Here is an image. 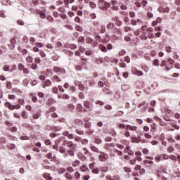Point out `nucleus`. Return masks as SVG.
<instances>
[{
	"instance_id": "obj_1",
	"label": "nucleus",
	"mask_w": 180,
	"mask_h": 180,
	"mask_svg": "<svg viewBox=\"0 0 180 180\" xmlns=\"http://www.w3.org/2000/svg\"><path fill=\"white\" fill-rule=\"evenodd\" d=\"M98 6L102 11H108L110 8V3L106 2L105 0H98Z\"/></svg>"
},
{
	"instance_id": "obj_2",
	"label": "nucleus",
	"mask_w": 180,
	"mask_h": 180,
	"mask_svg": "<svg viewBox=\"0 0 180 180\" xmlns=\"http://www.w3.org/2000/svg\"><path fill=\"white\" fill-rule=\"evenodd\" d=\"M89 169H91V173L98 175L99 172H101V169L99 167H96V162H92L91 163L89 164Z\"/></svg>"
},
{
	"instance_id": "obj_3",
	"label": "nucleus",
	"mask_w": 180,
	"mask_h": 180,
	"mask_svg": "<svg viewBox=\"0 0 180 180\" xmlns=\"http://www.w3.org/2000/svg\"><path fill=\"white\" fill-rule=\"evenodd\" d=\"M13 116L14 117H15V119H20V116L22 119H24L25 120H26L27 119H29V115L27 114V111L25 110L21 111L20 115L18 112H14Z\"/></svg>"
},
{
	"instance_id": "obj_4",
	"label": "nucleus",
	"mask_w": 180,
	"mask_h": 180,
	"mask_svg": "<svg viewBox=\"0 0 180 180\" xmlns=\"http://www.w3.org/2000/svg\"><path fill=\"white\" fill-rule=\"evenodd\" d=\"M53 72H56L57 75H65V74H67V71H65V69L60 68L58 66L53 67Z\"/></svg>"
},
{
	"instance_id": "obj_5",
	"label": "nucleus",
	"mask_w": 180,
	"mask_h": 180,
	"mask_svg": "<svg viewBox=\"0 0 180 180\" xmlns=\"http://www.w3.org/2000/svg\"><path fill=\"white\" fill-rule=\"evenodd\" d=\"M83 106H84V109L86 110H87L86 112H91L94 109V105H92V103H91L88 101H84L83 102Z\"/></svg>"
},
{
	"instance_id": "obj_6",
	"label": "nucleus",
	"mask_w": 180,
	"mask_h": 180,
	"mask_svg": "<svg viewBox=\"0 0 180 180\" xmlns=\"http://www.w3.org/2000/svg\"><path fill=\"white\" fill-rule=\"evenodd\" d=\"M106 29L110 33H115L116 30V25L113 22H108L106 25Z\"/></svg>"
},
{
	"instance_id": "obj_7",
	"label": "nucleus",
	"mask_w": 180,
	"mask_h": 180,
	"mask_svg": "<svg viewBox=\"0 0 180 180\" xmlns=\"http://www.w3.org/2000/svg\"><path fill=\"white\" fill-rule=\"evenodd\" d=\"M100 155H98V160L99 161H101L102 162H105L107 160H109V155L108 154L103 153V152H100Z\"/></svg>"
},
{
	"instance_id": "obj_8",
	"label": "nucleus",
	"mask_w": 180,
	"mask_h": 180,
	"mask_svg": "<svg viewBox=\"0 0 180 180\" xmlns=\"http://www.w3.org/2000/svg\"><path fill=\"white\" fill-rule=\"evenodd\" d=\"M68 146V147H69L71 149L75 150V148H77V145L74 144V143H72V141H65L63 143V146Z\"/></svg>"
},
{
	"instance_id": "obj_9",
	"label": "nucleus",
	"mask_w": 180,
	"mask_h": 180,
	"mask_svg": "<svg viewBox=\"0 0 180 180\" xmlns=\"http://www.w3.org/2000/svg\"><path fill=\"white\" fill-rule=\"evenodd\" d=\"M175 62L172 58L168 59V64L166 65V68L167 71H169V70H172L174 68V63Z\"/></svg>"
},
{
	"instance_id": "obj_10",
	"label": "nucleus",
	"mask_w": 180,
	"mask_h": 180,
	"mask_svg": "<svg viewBox=\"0 0 180 180\" xmlns=\"http://www.w3.org/2000/svg\"><path fill=\"white\" fill-rule=\"evenodd\" d=\"M75 1V0H63V1H58L57 2L59 4V5H63V4H64L65 6L67 8L70 4H74Z\"/></svg>"
},
{
	"instance_id": "obj_11",
	"label": "nucleus",
	"mask_w": 180,
	"mask_h": 180,
	"mask_svg": "<svg viewBox=\"0 0 180 180\" xmlns=\"http://www.w3.org/2000/svg\"><path fill=\"white\" fill-rule=\"evenodd\" d=\"M77 112H79V113H86V110L85 109L84 107L82 106V104H77Z\"/></svg>"
},
{
	"instance_id": "obj_12",
	"label": "nucleus",
	"mask_w": 180,
	"mask_h": 180,
	"mask_svg": "<svg viewBox=\"0 0 180 180\" xmlns=\"http://www.w3.org/2000/svg\"><path fill=\"white\" fill-rule=\"evenodd\" d=\"M124 153L128 154V155H130L131 157H134V152L130 150V146H127L124 150Z\"/></svg>"
},
{
	"instance_id": "obj_13",
	"label": "nucleus",
	"mask_w": 180,
	"mask_h": 180,
	"mask_svg": "<svg viewBox=\"0 0 180 180\" xmlns=\"http://www.w3.org/2000/svg\"><path fill=\"white\" fill-rule=\"evenodd\" d=\"M158 11L162 12V13H164V12L168 13L169 12V8L167 6H162L159 7Z\"/></svg>"
},
{
	"instance_id": "obj_14",
	"label": "nucleus",
	"mask_w": 180,
	"mask_h": 180,
	"mask_svg": "<svg viewBox=\"0 0 180 180\" xmlns=\"http://www.w3.org/2000/svg\"><path fill=\"white\" fill-rule=\"evenodd\" d=\"M51 85H53V82H51V80L46 79L42 84V88H44V89H46V86H51Z\"/></svg>"
},
{
	"instance_id": "obj_15",
	"label": "nucleus",
	"mask_w": 180,
	"mask_h": 180,
	"mask_svg": "<svg viewBox=\"0 0 180 180\" xmlns=\"http://www.w3.org/2000/svg\"><path fill=\"white\" fill-rule=\"evenodd\" d=\"M99 27H101V24L98 21H96L93 23L92 28L94 32H98V30H99Z\"/></svg>"
},
{
	"instance_id": "obj_16",
	"label": "nucleus",
	"mask_w": 180,
	"mask_h": 180,
	"mask_svg": "<svg viewBox=\"0 0 180 180\" xmlns=\"http://www.w3.org/2000/svg\"><path fill=\"white\" fill-rule=\"evenodd\" d=\"M105 150H108L111 151L112 149L115 148V144L113 143H107L104 146Z\"/></svg>"
},
{
	"instance_id": "obj_17",
	"label": "nucleus",
	"mask_w": 180,
	"mask_h": 180,
	"mask_svg": "<svg viewBox=\"0 0 180 180\" xmlns=\"http://www.w3.org/2000/svg\"><path fill=\"white\" fill-rule=\"evenodd\" d=\"M51 81L53 82H61V78H60L58 77V75H54L52 77H51Z\"/></svg>"
},
{
	"instance_id": "obj_18",
	"label": "nucleus",
	"mask_w": 180,
	"mask_h": 180,
	"mask_svg": "<svg viewBox=\"0 0 180 180\" xmlns=\"http://www.w3.org/2000/svg\"><path fill=\"white\" fill-rule=\"evenodd\" d=\"M40 116H41V111H37L36 112H34L32 114V117L34 120L39 119V117H40Z\"/></svg>"
},
{
	"instance_id": "obj_19",
	"label": "nucleus",
	"mask_w": 180,
	"mask_h": 180,
	"mask_svg": "<svg viewBox=\"0 0 180 180\" xmlns=\"http://www.w3.org/2000/svg\"><path fill=\"white\" fill-rule=\"evenodd\" d=\"M37 13L40 15L41 19H46V13L43 11L37 10Z\"/></svg>"
},
{
	"instance_id": "obj_20",
	"label": "nucleus",
	"mask_w": 180,
	"mask_h": 180,
	"mask_svg": "<svg viewBox=\"0 0 180 180\" xmlns=\"http://www.w3.org/2000/svg\"><path fill=\"white\" fill-rule=\"evenodd\" d=\"M127 130H131V131H136L137 130V127L136 126H131V125H127L126 126Z\"/></svg>"
},
{
	"instance_id": "obj_21",
	"label": "nucleus",
	"mask_w": 180,
	"mask_h": 180,
	"mask_svg": "<svg viewBox=\"0 0 180 180\" xmlns=\"http://www.w3.org/2000/svg\"><path fill=\"white\" fill-rule=\"evenodd\" d=\"M4 106L6 108H7L8 109H9V110H13V105H12L11 103L9 102H6L4 103Z\"/></svg>"
},
{
	"instance_id": "obj_22",
	"label": "nucleus",
	"mask_w": 180,
	"mask_h": 180,
	"mask_svg": "<svg viewBox=\"0 0 180 180\" xmlns=\"http://www.w3.org/2000/svg\"><path fill=\"white\" fill-rule=\"evenodd\" d=\"M43 178H44L46 180H53V177L50 176L49 173H44L42 174Z\"/></svg>"
},
{
	"instance_id": "obj_23",
	"label": "nucleus",
	"mask_w": 180,
	"mask_h": 180,
	"mask_svg": "<svg viewBox=\"0 0 180 180\" xmlns=\"http://www.w3.org/2000/svg\"><path fill=\"white\" fill-rule=\"evenodd\" d=\"M79 169L82 172H87V171H89V168L85 165L80 166Z\"/></svg>"
},
{
	"instance_id": "obj_24",
	"label": "nucleus",
	"mask_w": 180,
	"mask_h": 180,
	"mask_svg": "<svg viewBox=\"0 0 180 180\" xmlns=\"http://www.w3.org/2000/svg\"><path fill=\"white\" fill-rule=\"evenodd\" d=\"M65 178H66V179L68 180H72L73 179V176L72 175H71V174H70L69 172H67L64 174Z\"/></svg>"
},
{
	"instance_id": "obj_25",
	"label": "nucleus",
	"mask_w": 180,
	"mask_h": 180,
	"mask_svg": "<svg viewBox=\"0 0 180 180\" xmlns=\"http://www.w3.org/2000/svg\"><path fill=\"white\" fill-rule=\"evenodd\" d=\"M99 49L103 51V53H108V49L106 46H103V44L99 45Z\"/></svg>"
},
{
	"instance_id": "obj_26",
	"label": "nucleus",
	"mask_w": 180,
	"mask_h": 180,
	"mask_svg": "<svg viewBox=\"0 0 180 180\" xmlns=\"http://www.w3.org/2000/svg\"><path fill=\"white\" fill-rule=\"evenodd\" d=\"M30 96L32 99V101L34 102V103H36V102H37V96H34V94H30Z\"/></svg>"
},
{
	"instance_id": "obj_27",
	"label": "nucleus",
	"mask_w": 180,
	"mask_h": 180,
	"mask_svg": "<svg viewBox=\"0 0 180 180\" xmlns=\"http://www.w3.org/2000/svg\"><path fill=\"white\" fill-rule=\"evenodd\" d=\"M68 154L70 155V157H74L75 155V149H70L68 150Z\"/></svg>"
},
{
	"instance_id": "obj_28",
	"label": "nucleus",
	"mask_w": 180,
	"mask_h": 180,
	"mask_svg": "<svg viewBox=\"0 0 180 180\" xmlns=\"http://www.w3.org/2000/svg\"><path fill=\"white\" fill-rule=\"evenodd\" d=\"M81 164V162L78 160H76L72 162V167H79Z\"/></svg>"
},
{
	"instance_id": "obj_29",
	"label": "nucleus",
	"mask_w": 180,
	"mask_h": 180,
	"mask_svg": "<svg viewBox=\"0 0 180 180\" xmlns=\"http://www.w3.org/2000/svg\"><path fill=\"white\" fill-rule=\"evenodd\" d=\"M3 70L6 72L9 71V72H12V71H13V70L11 69V67L8 65H4Z\"/></svg>"
},
{
	"instance_id": "obj_30",
	"label": "nucleus",
	"mask_w": 180,
	"mask_h": 180,
	"mask_svg": "<svg viewBox=\"0 0 180 180\" xmlns=\"http://www.w3.org/2000/svg\"><path fill=\"white\" fill-rule=\"evenodd\" d=\"M90 149L91 150V151H94V153H101L100 151H99V149L97 148V147H96V146H91V147H90Z\"/></svg>"
},
{
	"instance_id": "obj_31",
	"label": "nucleus",
	"mask_w": 180,
	"mask_h": 180,
	"mask_svg": "<svg viewBox=\"0 0 180 180\" xmlns=\"http://www.w3.org/2000/svg\"><path fill=\"white\" fill-rule=\"evenodd\" d=\"M57 110V108L52 106L48 110H46V113H51V112H56Z\"/></svg>"
},
{
	"instance_id": "obj_32",
	"label": "nucleus",
	"mask_w": 180,
	"mask_h": 180,
	"mask_svg": "<svg viewBox=\"0 0 180 180\" xmlns=\"http://www.w3.org/2000/svg\"><path fill=\"white\" fill-rule=\"evenodd\" d=\"M4 124H6V127H8V130H9V127H12V126H13V123L9 122V121H6L4 122Z\"/></svg>"
},
{
	"instance_id": "obj_33",
	"label": "nucleus",
	"mask_w": 180,
	"mask_h": 180,
	"mask_svg": "<svg viewBox=\"0 0 180 180\" xmlns=\"http://www.w3.org/2000/svg\"><path fill=\"white\" fill-rule=\"evenodd\" d=\"M94 134V129H91V128L88 129L87 130H86V134L87 136H91V134Z\"/></svg>"
},
{
	"instance_id": "obj_34",
	"label": "nucleus",
	"mask_w": 180,
	"mask_h": 180,
	"mask_svg": "<svg viewBox=\"0 0 180 180\" xmlns=\"http://www.w3.org/2000/svg\"><path fill=\"white\" fill-rule=\"evenodd\" d=\"M75 30H77V32H84V28H82V27H81L79 25H76Z\"/></svg>"
},
{
	"instance_id": "obj_35",
	"label": "nucleus",
	"mask_w": 180,
	"mask_h": 180,
	"mask_svg": "<svg viewBox=\"0 0 180 180\" xmlns=\"http://www.w3.org/2000/svg\"><path fill=\"white\" fill-rule=\"evenodd\" d=\"M26 62H27V63H33V57H32V56H28L26 58Z\"/></svg>"
},
{
	"instance_id": "obj_36",
	"label": "nucleus",
	"mask_w": 180,
	"mask_h": 180,
	"mask_svg": "<svg viewBox=\"0 0 180 180\" xmlns=\"http://www.w3.org/2000/svg\"><path fill=\"white\" fill-rule=\"evenodd\" d=\"M58 151H59V153H61L62 154L65 153V148L60 146L58 148Z\"/></svg>"
},
{
	"instance_id": "obj_37",
	"label": "nucleus",
	"mask_w": 180,
	"mask_h": 180,
	"mask_svg": "<svg viewBox=\"0 0 180 180\" xmlns=\"http://www.w3.org/2000/svg\"><path fill=\"white\" fill-rule=\"evenodd\" d=\"M51 92H53V94H58V87L57 86H53L51 89Z\"/></svg>"
},
{
	"instance_id": "obj_38",
	"label": "nucleus",
	"mask_w": 180,
	"mask_h": 180,
	"mask_svg": "<svg viewBox=\"0 0 180 180\" xmlns=\"http://www.w3.org/2000/svg\"><path fill=\"white\" fill-rule=\"evenodd\" d=\"M114 153H115V154H117V155H119L120 157H122L123 155V153L117 149H115L114 150Z\"/></svg>"
},
{
	"instance_id": "obj_39",
	"label": "nucleus",
	"mask_w": 180,
	"mask_h": 180,
	"mask_svg": "<svg viewBox=\"0 0 180 180\" xmlns=\"http://www.w3.org/2000/svg\"><path fill=\"white\" fill-rule=\"evenodd\" d=\"M75 22L76 23H79V24L82 23V21L81 20V18L79 16H76L75 18Z\"/></svg>"
},
{
	"instance_id": "obj_40",
	"label": "nucleus",
	"mask_w": 180,
	"mask_h": 180,
	"mask_svg": "<svg viewBox=\"0 0 180 180\" xmlns=\"http://www.w3.org/2000/svg\"><path fill=\"white\" fill-rule=\"evenodd\" d=\"M74 177L76 179H79L81 178V174L78 172H76L74 174Z\"/></svg>"
},
{
	"instance_id": "obj_41",
	"label": "nucleus",
	"mask_w": 180,
	"mask_h": 180,
	"mask_svg": "<svg viewBox=\"0 0 180 180\" xmlns=\"http://www.w3.org/2000/svg\"><path fill=\"white\" fill-rule=\"evenodd\" d=\"M106 32V27L105 25H101L100 29V33H105Z\"/></svg>"
},
{
	"instance_id": "obj_42",
	"label": "nucleus",
	"mask_w": 180,
	"mask_h": 180,
	"mask_svg": "<svg viewBox=\"0 0 180 180\" xmlns=\"http://www.w3.org/2000/svg\"><path fill=\"white\" fill-rule=\"evenodd\" d=\"M8 130H10V131H12L13 133H15L18 131V128H16V127H11L8 128Z\"/></svg>"
},
{
	"instance_id": "obj_43",
	"label": "nucleus",
	"mask_w": 180,
	"mask_h": 180,
	"mask_svg": "<svg viewBox=\"0 0 180 180\" xmlns=\"http://www.w3.org/2000/svg\"><path fill=\"white\" fill-rule=\"evenodd\" d=\"M109 134L115 137L116 136V131L114 129H111L109 131Z\"/></svg>"
},
{
	"instance_id": "obj_44",
	"label": "nucleus",
	"mask_w": 180,
	"mask_h": 180,
	"mask_svg": "<svg viewBox=\"0 0 180 180\" xmlns=\"http://www.w3.org/2000/svg\"><path fill=\"white\" fill-rule=\"evenodd\" d=\"M6 86L7 89H12V83H11V82H7L6 83Z\"/></svg>"
},
{
	"instance_id": "obj_45",
	"label": "nucleus",
	"mask_w": 180,
	"mask_h": 180,
	"mask_svg": "<svg viewBox=\"0 0 180 180\" xmlns=\"http://www.w3.org/2000/svg\"><path fill=\"white\" fill-rule=\"evenodd\" d=\"M75 132L77 133V134H79L80 136H84V134H85V132H84L83 130L80 129H76Z\"/></svg>"
},
{
	"instance_id": "obj_46",
	"label": "nucleus",
	"mask_w": 180,
	"mask_h": 180,
	"mask_svg": "<svg viewBox=\"0 0 180 180\" xmlns=\"http://www.w3.org/2000/svg\"><path fill=\"white\" fill-rule=\"evenodd\" d=\"M32 46H34V43L36 42V39L34 37H32L29 39Z\"/></svg>"
},
{
	"instance_id": "obj_47",
	"label": "nucleus",
	"mask_w": 180,
	"mask_h": 180,
	"mask_svg": "<svg viewBox=\"0 0 180 180\" xmlns=\"http://www.w3.org/2000/svg\"><path fill=\"white\" fill-rule=\"evenodd\" d=\"M77 41H78V43H84L85 41V39H84V37L80 36L77 39Z\"/></svg>"
},
{
	"instance_id": "obj_48",
	"label": "nucleus",
	"mask_w": 180,
	"mask_h": 180,
	"mask_svg": "<svg viewBox=\"0 0 180 180\" xmlns=\"http://www.w3.org/2000/svg\"><path fill=\"white\" fill-rule=\"evenodd\" d=\"M3 5H11V1L9 0H1Z\"/></svg>"
},
{
	"instance_id": "obj_49",
	"label": "nucleus",
	"mask_w": 180,
	"mask_h": 180,
	"mask_svg": "<svg viewBox=\"0 0 180 180\" xmlns=\"http://www.w3.org/2000/svg\"><path fill=\"white\" fill-rule=\"evenodd\" d=\"M92 124H91V122H86L84 123V128L85 129H91Z\"/></svg>"
},
{
	"instance_id": "obj_50",
	"label": "nucleus",
	"mask_w": 180,
	"mask_h": 180,
	"mask_svg": "<svg viewBox=\"0 0 180 180\" xmlns=\"http://www.w3.org/2000/svg\"><path fill=\"white\" fill-rule=\"evenodd\" d=\"M89 6L90 8H92V9H95V8H96V4H95L94 1H91L89 3Z\"/></svg>"
},
{
	"instance_id": "obj_51",
	"label": "nucleus",
	"mask_w": 180,
	"mask_h": 180,
	"mask_svg": "<svg viewBox=\"0 0 180 180\" xmlns=\"http://www.w3.org/2000/svg\"><path fill=\"white\" fill-rule=\"evenodd\" d=\"M18 103L22 105H25V99L23 98H20L18 100Z\"/></svg>"
},
{
	"instance_id": "obj_52",
	"label": "nucleus",
	"mask_w": 180,
	"mask_h": 180,
	"mask_svg": "<svg viewBox=\"0 0 180 180\" xmlns=\"http://www.w3.org/2000/svg\"><path fill=\"white\" fill-rule=\"evenodd\" d=\"M24 69H25V65L22 63H19L18 65L19 71H23Z\"/></svg>"
},
{
	"instance_id": "obj_53",
	"label": "nucleus",
	"mask_w": 180,
	"mask_h": 180,
	"mask_svg": "<svg viewBox=\"0 0 180 180\" xmlns=\"http://www.w3.org/2000/svg\"><path fill=\"white\" fill-rule=\"evenodd\" d=\"M42 167L44 168V169L53 170V166L42 165Z\"/></svg>"
},
{
	"instance_id": "obj_54",
	"label": "nucleus",
	"mask_w": 180,
	"mask_h": 180,
	"mask_svg": "<svg viewBox=\"0 0 180 180\" xmlns=\"http://www.w3.org/2000/svg\"><path fill=\"white\" fill-rule=\"evenodd\" d=\"M115 25L116 26H118L119 27H120V26L123 25V22H122V20H118L117 21H115Z\"/></svg>"
},
{
	"instance_id": "obj_55",
	"label": "nucleus",
	"mask_w": 180,
	"mask_h": 180,
	"mask_svg": "<svg viewBox=\"0 0 180 180\" xmlns=\"http://www.w3.org/2000/svg\"><path fill=\"white\" fill-rule=\"evenodd\" d=\"M95 103L96 105H99V106H103L105 105V103L101 101H96Z\"/></svg>"
},
{
	"instance_id": "obj_56",
	"label": "nucleus",
	"mask_w": 180,
	"mask_h": 180,
	"mask_svg": "<svg viewBox=\"0 0 180 180\" xmlns=\"http://www.w3.org/2000/svg\"><path fill=\"white\" fill-rule=\"evenodd\" d=\"M79 99H84L85 98V94H84V92H79L78 95Z\"/></svg>"
},
{
	"instance_id": "obj_57",
	"label": "nucleus",
	"mask_w": 180,
	"mask_h": 180,
	"mask_svg": "<svg viewBox=\"0 0 180 180\" xmlns=\"http://www.w3.org/2000/svg\"><path fill=\"white\" fill-rule=\"evenodd\" d=\"M49 105H53V103H56V101H54V98H50L48 101Z\"/></svg>"
},
{
	"instance_id": "obj_58",
	"label": "nucleus",
	"mask_w": 180,
	"mask_h": 180,
	"mask_svg": "<svg viewBox=\"0 0 180 180\" xmlns=\"http://www.w3.org/2000/svg\"><path fill=\"white\" fill-rule=\"evenodd\" d=\"M78 88L80 91H85V86L84 84H79Z\"/></svg>"
},
{
	"instance_id": "obj_59",
	"label": "nucleus",
	"mask_w": 180,
	"mask_h": 180,
	"mask_svg": "<svg viewBox=\"0 0 180 180\" xmlns=\"http://www.w3.org/2000/svg\"><path fill=\"white\" fill-rule=\"evenodd\" d=\"M92 38L91 37H88L86 39V43H87V44H92Z\"/></svg>"
},
{
	"instance_id": "obj_60",
	"label": "nucleus",
	"mask_w": 180,
	"mask_h": 180,
	"mask_svg": "<svg viewBox=\"0 0 180 180\" xmlns=\"http://www.w3.org/2000/svg\"><path fill=\"white\" fill-rule=\"evenodd\" d=\"M66 169L65 168L61 167L58 169L59 174H64L65 172Z\"/></svg>"
},
{
	"instance_id": "obj_61",
	"label": "nucleus",
	"mask_w": 180,
	"mask_h": 180,
	"mask_svg": "<svg viewBox=\"0 0 180 180\" xmlns=\"http://www.w3.org/2000/svg\"><path fill=\"white\" fill-rule=\"evenodd\" d=\"M46 146H51V141L50 139H46L44 141Z\"/></svg>"
},
{
	"instance_id": "obj_62",
	"label": "nucleus",
	"mask_w": 180,
	"mask_h": 180,
	"mask_svg": "<svg viewBox=\"0 0 180 180\" xmlns=\"http://www.w3.org/2000/svg\"><path fill=\"white\" fill-rule=\"evenodd\" d=\"M62 99H66V100H68V99H70V95H68V94H63V96H62Z\"/></svg>"
},
{
	"instance_id": "obj_63",
	"label": "nucleus",
	"mask_w": 180,
	"mask_h": 180,
	"mask_svg": "<svg viewBox=\"0 0 180 180\" xmlns=\"http://www.w3.org/2000/svg\"><path fill=\"white\" fill-rule=\"evenodd\" d=\"M31 68H32V70H37V64H36V63H32V64L31 65Z\"/></svg>"
},
{
	"instance_id": "obj_64",
	"label": "nucleus",
	"mask_w": 180,
	"mask_h": 180,
	"mask_svg": "<svg viewBox=\"0 0 180 180\" xmlns=\"http://www.w3.org/2000/svg\"><path fill=\"white\" fill-rule=\"evenodd\" d=\"M110 180H120V176H113Z\"/></svg>"
}]
</instances>
